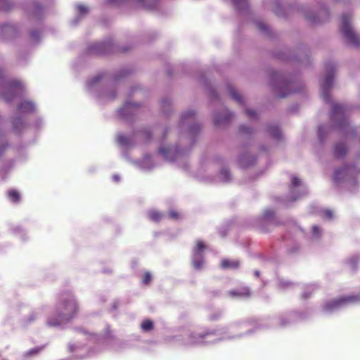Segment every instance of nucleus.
I'll use <instances>...</instances> for the list:
<instances>
[{
	"label": "nucleus",
	"instance_id": "1",
	"mask_svg": "<svg viewBox=\"0 0 360 360\" xmlns=\"http://www.w3.org/2000/svg\"><path fill=\"white\" fill-rule=\"evenodd\" d=\"M77 311V306L73 297H71L68 300H63L57 307L56 314L58 318L56 320L50 318L47 323L51 326H60L72 319Z\"/></svg>",
	"mask_w": 360,
	"mask_h": 360
},
{
	"label": "nucleus",
	"instance_id": "2",
	"mask_svg": "<svg viewBox=\"0 0 360 360\" xmlns=\"http://www.w3.org/2000/svg\"><path fill=\"white\" fill-rule=\"evenodd\" d=\"M342 20V22L340 29L345 38L350 44L354 46H359L360 39H359L350 25L351 16L349 15H343Z\"/></svg>",
	"mask_w": 360,
	"mask_h": 360
},
{
	"label": "nucleus",
	"instance_id": "3",
	"mask_svg": "<svg viewBox=\"0 0 360 360\" xmlns=\"http://www.w3.org/2000/svg\"><path fill=\"white\" fill-rule=\"evenodd\" d=\"M359 300V299L358 296H347L340 297L339 299L333 300L327 302L323 307V310L326 312H333L345 307L349 303L356 302Z\"/></svg>",
	"mask_w": 360,
	"mask_h": 360
},
{
	"label": "nucleus",
	"instance_id": "4",
	"mask_svg": "<svg viewBox=\"0 0 360 360\" xmlns=\"http://www.w3.org/2000/svg\"><path fill=\"white\" fill-rule=\"evenodd\" d=\"M205 249L204 243L198 240L193 253V265L197 270L200 269L203 265V251Z\"/></svg>",
	"mask_w": 360,
	"mask_h": 360
},
{
	"label": "nucleus",
	"instance_id": "5",
	"mask_svg": "<svg viewBox=\"0 0 360 360\" xmlns=\"http://www.w3.org/2000/svg\"><path fill=\"white\" fill-rule=\"evenodd\" d=\"M333 69L331 68V72H329L321 82L322 88V97L323 98L328 102L330 101V96L328 94V89L331 87L333 82Z\"/></svg>",
	"mask_w": 360,
	"mask_h": 360
},
{
	"label": "nucleus",
	"instance_id": "6",
	"mask_svg": "<svg viewBox=\"0 0 360 360\" xmlns=\"http://www.w3.org/2000/svg\"><path fill=\"white\" fill-rule=\"evenodd\" d=\"M360 172V167L358 165L354 166H345L341 169L336 170L335 173V178L337 180H340L347 176H352L354 174Z\"/></svg>",
	"mask_w": 360,
	"mask_h": 360
},
{
	"label": "nucleus",
	"instance_id": "7",
	"mask_svg": "<svg viewBox=\"0 0 360 360\" xmlns=\"http://www.w3.org/2000/svg\"><path fill=\"white\" fill-rule=\"evenodd\" d=\"M212 335V333H207L204 335H191L189 338V340L186 344L190 345H194L201 343H207V342H212L214 340L210 339V338Z\"/></svg>",
	"mask_w": 360,
	"mask_h": 360
},
{
	"label": "nucleus",
	"instance_id": "8",
	"mask_svg": "<svg viewBox=\"0 0 360 360\" xmlns=\"http://www.w3.org/2000/svg\"><path fill=\"white\" fill-rule=\"evenodd\" d=\"M233 115L227 109H224L223 115H215L214 116V122L215 125L219 126L223 124H225L228 122L231 117Z\"/></svg>",
	"mask_w": 360,
	"mask_h": 360
},
{
	"label": "nucleus",
	"instance_id": "9",
	"mask_svg": "<svg viewBox=\"0 0 360 360\" xmlns=\"http://www.w3.org/2000/svg\"><path fill=\"white\" fill-rule=\"evenodd\" d=\"M229 295L233 297L243 298L250 296V293L248 288H242L240 290L230 291Z\"/></svg>",
	"mask_w": 360,
	"mask_h": 360
},
{
	"label": "nucleus",
	"instance_id": "10",
	"mask_svg": "<svg viewBox=\"0 0 360 360\" xmlns=\"http://www.w3.org/2000/svg\"><path fill=\"white\" fill-rule=\"evenodd\" d=\"M18 110L20 112H31L34 110V104L30 101H22L18 107Z\"/></svg>",
	"mask_w": 360,
	"mask_h": 360
},
{
	"label": "nucleus",
	"instance_id": "11",
	"mask_svg": "<svg viewBox=\"0 0 360 360\" xmlns=\"http://www.w3.org/2000/svg\"><path fill=\"white\" fill-rule=\"evenodd\" d=\"M227 91L230 95V96L235 100L237 103L242 104L243 103V97L234 89V88L231 86H227Z\"/></svg>",
	"mask_w": 360,
	"mask_h": 360
},
{
	"label": "nucleus",
	"instance_id": "12",
	"mask_svg": "<svg viewBox=\"0 0 360 360\" xmlns=\"http://www.w3.org/2000/svg\"><path fill=\"white\" fill-rule=\"evenodd\" d=\"M223 269H236L239 266L238 260L223 259L221 263Z\"/></svg>",
	"mask_w": 360,
	"mask_h": 360
},
{
	"label": "nucleus",
	"instance_id": "13",
	"mask_svg": "<svg viewBox=\"0 0 360 360\" xmlns=\"http://www.w3.org/2000/svg\"><path fill=\"white\" fill-rule=\"evenodd\" d=\"M269 134L276 139H280L281 137V132L278 127L275 125L269 126L267 128Z\"/></svg>",
	"mask_w": 360,
	"mask_h": 360
},
{
	"label": "nucleus",
	"instance_id": "14",
	"mask_svg": "<svg viewBox=\"0 0 360 360\" xmlns=\"http://www.w3.org/2000/svg\"><path fill=\"white\" fill-rule=\"evenodd\" d=\"M347 153V148L343 143H338L335 146L334 154L336 158H342Z\"/></svg>",
	"mask_w": 360,
	"mask_h": 360
},
{
	"label": "nucleus",
	"instance_id": "15",
	"mask_svg": "<svg viewBox=\"0 0 360 360\" xmlns=\"http://www.w3.org/2000/svg\"><path fill=\"white\" fill-rule=\"evenodd\" d=\"M8 197L9 200L13 202H18L20 200V195L19 192L15 189L8 191Z\"/></svg>",
	"mask_w": 360,
	"mask_h": 360
},
{
	"label": "nucleus",
	"instance_id": "16",
	"mask_svg": "<svg viewBox=\"0 0 360 360\" xmlns=\"http://www.w3.org/2000/svg\"><path fill=\"white\" fill-rule=\"evenodd\" d=\"M343 106L339 104H333L332 106L331 116L333 118H335L338 115H342L344 112Z\"/></svg>",
	"mask_w": 360,
	"mask_h": 360
},
{
	"label": "nucleus",
	"instance_id": "17",
	"mask_svg": "<svg viewBox=\"0 0 360 360\" xmlns=\"http://www.w3.org/2000/svg\"><path fill=\"white\" fill-rule=\"evenodd\" d=\"M158 0H139L143 6L148 9H153L157 6Z\"/></svg>",
	"mask_w": 360,
	"mask_h": 360
},
{
	"label": "nucleus",
	"instance_id": "18",
	"mask_svg": "<svg viewBox=\"0 0 360 360\" xmlns=\"http://www.w3.org/2000/svg\"><path fill=\"white\" fill-rule=\"evenodd\" d=\"M275 216V212L272 209H266L264 211L262 217L265 219H272Z\"/></svg>",
	"mask_w": 360,
	"mask_h": 360
},
{
	"label": "nucleus",
	"instance_id": "19",
	"mask_svg": "<svg viewBox=\"0 0 360 360\" xmlns=\"http://www.w3.org/2000/svg\"><path fill=\"white\" fill-rule=\"evenodd\" d=\"M153 328V322L150 320H145L141 323V328L145 330L148 331L152 329Z\"/></svg>",
	"mask_w": 360,
	"mask_h": 360
},
{
	"label": "nucleus",
	"instance_id": "20",
	"mask_svg": "<svg viewBox=\"0 0 360 360\" xmlns=\"http://www.w3.org/2000/svg\"><path fill=\"white\" fill-rule=\"evenodd\" d=\"M149 217L154 221H158L162 218V215L157 211H151L149 213Z\"/></svg>",
	"mask_w": 360,
	"mask_h": 360
},
{
	"label": "nucleus",
	"instance_id": "21",
	"mask_svg": "<svg viewBox=\"0 0 360 360\" xmlns=\"http://www.w3.org/2000/svg\"><path fill=\"white\" fill-rule=\"evenodd\" d=\"M22 125H23V123L20 118H16L14 120L13 128H14L15 131H20V129H21Z\"/></svg>",
	"mask_w": 360,
	"mask_h": 360
},
{
	"label": "nucleus",
	"instance_id": "22",
	"mask_svg": "<svg viewBox=\"0 0 360 360\" xmlns=\"http://www.w3.org/2000/svg\"><path fill=\"white\" fill-rule=\"evenodd\" d=\"M10 8L8 0H0V10L7 11Z\"/></svg>",
	"mask_w": 360,
	"mask_h": 360
},
{
	"label": "nucleus",
	"instance_id": "23",
	"mask_svg": "<svg viewBox=\"0 0 360 360\" xmlns=\"http://www.w3.org/2000/svg\"><path fill=\"white\" fill-rule=\"evenodd\" d=\"M195 115V112L193 110H189L185 113H184L181 116V121L184 122L189 117H192Z\"/></svg>",
	"mask_w": 360,
	"mask_h": 360
},
{
	"label": "nucleus",
	"instance_id": "24",
	"mask_svg": "<svg viewBox=\"0 0 360 360\" xmlns=\"http://www.w3.org/2000/svg\"><path fill=\"white\" fill-rule=\"evenodd\" d=\"M167 215L169 218L174 219H177L180 217V214L175 210L169 211Z\"/></svg>",
	"mask_w": 360,
	"mask_h": 360
},
{
	"label": "nucleus",
	"instance_id": "25",
	"mask_svg": "<svg viewBox=\"0 0 360 360\" xmlns=\"http://www.w3.org/2000/svg\"><path fill=\"white\" fill-rule=\"evenodd\" d=\"M221 174L224 181H229L230 179V173L226 169H221Z\"/></svg>",
	"mask_w": 360,
	"mask_h": 360
},
{
	"label": "nucleus",
	"instance_id": "26",
	"mask_svg": "<svg viewBox=\"0 0 360 360\" xmlns=\"http://www.w3.org/2000/svg\"><path fill=\"white\" fill-rule=\"evenodd\" d=\"M239 131L240 133H241L242 134H249L252 132V130L249 127L245 126H241L239 128Z\"/></svg>",
	"mask_w": 360,
	"mask_h": 360
},
{
	"label": "nucleus",
	"instance_id": "27",
	"mask_svg": "<svg viewBox=\"0 0 360 360\" xmlns=\"http://www.w3.org/2000/svg\"><path fill=\"white\" fill-rule=\"evenodd\" d=\"M169 151V148H160L159 153L162 155L165 159H167V154Z\"/></svg>",
	"mask_w": 360,
	"mask_h": 360
},
{
	"label": "nucleus",
	"instance_id": "28",
	"mask_svg": "<svg viewBox=\"0 0 360 360\" xmlns=\"http://www.w3.org/2000/svg\"><path fill=\"white\" fill-rule=\"evenodd\" d=\"M321 230L319 226H313L312 227V235L313 238H318L320 234Z\"/></svg>",
	"mask_w": 360,
	"mask_h": 360
},
{
	"label": "nucleus",
	"instance_id": "29",
	"mask_svg": "<svg viewBox=\"0 0 360 360\" xmlns=\"http://www.w3.org/2000/svg\"><path fill=\"white\" fill-rule=\"evenodd\" d=\"M292 187H297L299 186L301 184V181L296 176H293L292 178Z\"/></svg>",
	"mask_w": 360,
	"mask_h": 360
},
{
	"label": "nucleus",
	"instance_id": "30",
	"mask_svg": "<svg viewBox=\"0 0 360 360\" xmlns=\"http://www.w3.org/2000/svg\"><path fill=\"white\" fill-rule=\"evenodd\" d=\"M77 11L81 15H84L88 12L87 8L84 5H79Z\"/></svg>",
	"mask_w": 360,
	"mask_h": 360
},
{
	"label": "nucleus",
	"instance_id": "31",
	"mask_svg": "<svg viewBox=\"0 0 360 360\" xmlns=\"http://www.w3.org/2000/svg\"><path fill=\"white\" fill-rule=\"evenodd\" d=\"M150 281H151V275L148 272H147L143 277V283L145 284H148L150 282Z\"/></svg>",
	"mask_w": 360,
	"mask_h": 360
},
{
	"label": "nucleus",
	"instance_id": "32",
	"mask_svg": "<svg viewBox=\"0 0 360 360\" xmlns=\"http://www.w3.org/2000/svg\"><path fill=\"white\" fill-rule=\"evenodd\" d=\"M257 25L258 29L260 30L261 31L265 32L268 30L267 26L263 22H257Z\"/></svg>",
	"mask_w": 360,
	"mask_h": 360
},
{
	"label": "nucleus",
	"instance_id": "33",
	"mask_svg": "<svg viewBox=\"0 0 360 360\" xmlns=\"http://www.w3.org/2000/svg\"><path fill=\"white\" fill-rule=\"evenodd\" d=\"M246 113H247V115L250 118H255V117H256V112L253 110L248 109V110H246Z\"/></svg>",
	"mask_w": 360,
	"mask_h": 360
},
{
	"label": "nucleus",
	"instance_id": "34",
	"mask_svg": "<svg viewBox=\"0 0 360 360\" xmlns=\"http://www.w3.org/2000/svg\"><path fill=\"white\" fill-rule=\"evenodd\" d=\"M117 141H119V143H120L121 144H126L127 143V138L123 136V135H120L117 136Z\"/></svg>",
	"mask_w": 360,
	"mask_h": 360
},
{
	"label": "nucleus",
	"instance_id": "35",
	"mask_svg": "<svg viewBox=\"0 0 360 360\" xmlns=\"http://www.w3.org/2000/svg\"><path fill=\"white\" fill-rule=\"evenodd\" d=\"M323 215L327 219H331L333 217V212L330 210H325L323 212Z\"/></svg>",
	"mask_w": 360,
	"mask_h": 360
},
{
	"label": "nucleus",
	"instance_id": "36",
	"mask_svg": "<svg viewBox=\"0 0 360 360\" xmlns=\"http://www.w3.org/2000/svg\"><path fill=\"white\" fill-rule=\"evenodd\" d=\"M40 348H34V349H32L31 350H30L28 352H27V354L28 355H33V354H37L39 351H40Z\"/></svg>",
	"mask_w": 360,
	"mask_h": 360
},
{
	"label": "nucleus",
	"instance_id": "37",
	"mask_svg": "<svg viewBox=\"0 0 360 360\" xmlns=\"http://www.w3.org/2000/svg\"><path fill=\"white\" fill-rule=\"evenodd\" d=\"M290 284V283L288 282H283V281L280 282V285L282 288H285V287L288 286Z\"/></svg>",
	"mask_w": 360,
	"mask_h": 360
},
{
	"label": "nucleus",
	"instance_id": "38",
	"mask_svg": "<svg viewBox=\"0 0 360 360\" xmlns=\"http://www.w3.org/2000/svg\"><path fill=\"white\" fill-rule=\"evenodd\" d=\"M241 1L245 2L246 0H241ZM234 4L239 8L240 0H233Z\"/></svg>",
	"mask_w": 360,
	"mask_h": 360
},
{
	"label": "nucleus",
	"instance_id": "39",
	"mask_svg": "<svg viewBox=\"0 0 360 360\" xmlns=\"http://www.w3.org/2000/svg\"><path fill=\"white\" fill-rule=\"evenodd\" d=\"M113 178L116 181H119V177L115 175L113 176Z\"/></svg>",
	"mask_w": 360,
	"mask_h": 360
},
{
	"label": "nucleus",
	"instance_id": "40",
	"mask_svg": "<svg viewBox=\"0 0 360 360\" xmlns=\"http://www.w3.org/2000/svg\"><path fill=\"white\" fill-rule=\"evenodd\" d=\"M255 274L256 276H259V271H255Z\"/></svg>",
	"mask_w": 360,
	"mask_h": 360
},
{
	"label": "nucleus",
	"instance_id": "41",
	"mask_svg": "<svg viewBox=\"0 0 360 360\" xmlns=\"http://www.w3.org/2000/svg\"><path fill=\"white\" fill-rule=\"evenodd\" d=\"M308 296H309V295H306L305 293H304V294H303V297H304V298L308 297Z\"/></svg>",
	"mask_w": 360,
	"mask_h": 360
},
{
	"label": "nucleus",
	"instance_id": "42",
	"mask_svg": "<svg viewBox=\"0 0 360 360\" xmlns=\"http://www.w3.org/2000/svg\"><path fill=\"white\" fill-rule=\"evenodd\" d=\"M308 18L310 20V18H309V17H308ZM311 21H314V22H316V20H315V19H314V20L311 19Z\"/></svg>",
	"mask_w": 360,
	"mask_h": 360
},
{
	"label": "nucleus",
	"instance_id": "43",
	"mask_svg": "<svg viewBox=\"0 0 360 360\" xmlns=\"http://www.w3.org/2000/svg\"><path fill=\"white\" fill-rule=\"evenodd\" d=\"M2 76V72L0 70V77Z\"/></svg>",
	"mask_w": 360,
	"mask_h": 360
},
{
	"label": "nucleus",
	"instance_id": "44",
	"mask_svg": "<svg viewBox=\"0 0 360 360\" xmlns=\"http://www.w3.org/2000/svg\"><path fill=\"white\" fill-rule=\"evenodd\" d=\"M309 288L310 289H311V288H313V289H314V288H313L311 285L309 286Z\"/></svg>",
	"mask_w": 360,
	"mask_h": 360
},
{
	"label": "nucleus",
	"instance_id": "45",
	"mask_svg": "<svg viewBox=\"0 0 360 360\" xmlns=\"http://www.w3.org/2000/svg\"><path fill=\"white\" fill-rule=\"evenodd\" d=\"M225 338H231V337H230V336H228V337H226Z\"/></svg>",
	"mask_w": 360,
	"mask_h": 360
},
{
	"label": "nucleus",
	"instance_id": "46",
	"mask_svg": "<svg viewBox=\"0 0 360 360\" xmlns=\"http://www.w3.org/2000/svg\"><path fill=\"white\" fill-rule=\"evenodd\" d=\"M359 161L360 162V158H359Z\"/></svg>",
	"mask_w": 360,
	"mask_h": 360
}]
</instances>
